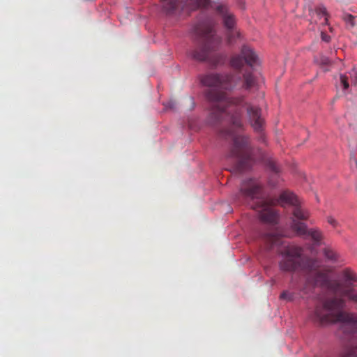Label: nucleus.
<instances>
[{
    "label": "nucleus",
    "instance_id": "1",
    "mask_svg": "<svg viewBox=\"0 0 357 357\" xmlns=\"http://www.w3.org/2000/svg\"><path fill=\"white\" fill-rule=\"evenodd\" d=\"M258 56L254 50L248 45H243L240 54H235L230 59V66L235 70V73H210L201 79L202 84L216 89L206 90V99L211 103L208 121L212 125L223 121L231 124V128L222 130V137H230L233 144L228 154L229 158L236 160V167L239 172L245 171L258 160L262 158L259 150H255L250 144L249 137L240 135L238 131L243 129V108L246 107L250 123L254 130L261 132L264 126L261 108L245 102L243 96L229 97L219 89L231 91L241 86L246 90L250 89L256 84L255 77L247 70L243 73L245 64L252 68L258 63Z\"/></svg>",
    "mask_w": 357,
    "mask_h": 357
},
{
    "label": "nucleus",
    "instance_id": "2",
    "mask_svg": "<svg viewBox=\"0 0 357 357\" xmlns=\"http://www.w3.org/2000/svg\"><path fill=\"white\" fill-rule=\"evenodd\" d=\"M282 257L279 266L282 271L294 272L302 271L307 273L305 283L302 289L307 294L317 286L325 287L335 296L326 298L318 304L312 319L321 324L340 322V330L347 335L354 336L357 334V314L342 312L347 297L357 286V275L351 269L345 268L335 280H330L326 273L319 270L318 261L303 255V250L297 246L287 247L281 252Z\"/></svg>",
    "mask_w": 357,
    "mask_h": 357
},
{
    "label": "nucleus",
    "instance_id": "3",
    "mask_svg": "<svg viewBox=\"0 0 357 357\" xmlns=\"http://www.w3.org/2000/svg\"><path fill=\"white\" fill-rule=\"evenodd\" d=\"M236 199L240 204H248L250 208L257 211L259 219L264 222L276 223L278 214L271 207L275 203L281 205L287 204L294 206L292 220L296 221V219L305 220L309 217L308 212L298 205V198L294 193L284 191L278 200H272L264 194L261 185L258 181L252 178L244 180L242 182Z\"/></svg>",
    "mask_w": 357,
    "mask_h": 357
},
{
    "label": "nucleus",
    "instance_id": "4",
    "mask_svg": "<svg viewBox=\"0 0 357 357\" xmlns=\"http://www.w3.org/2000/svg\"><path fill=\"white\" fill-rule=\"evenodd\" d=\"M192 31L195 35L198 46L190 52L191 57L198 61H209L213 65L223 62L225 56L211 54L217 51L222 43L220 36L215 34L214 23L211 19H206L197 23Z\"/></svg>",
    "mask_w": 357,
    "mask_h": 357
},
{
    "label": "nucleus",
    "instance_id": "5",
    "mask_svg": "<svg viewBox=\"0 0 357 357\" xmlns=\"http://www.w3.org/2000/svg\"><path fill=\"white\" fill-rule=\"evenodd\" d=\"M195 8L203 6L208 9L213 8L215 13L222 19L224 26L228 30L231 31L236 25V18L234 13L227 7L226 5L218 3L215 1H192Z\"/></svg>",
    "mask_w": 357,
    "mask_h": 357
},
{
    "label": "nucleus",
    "instance_id": "6",
    "mask_svg": "<svg viewBox=\"0 0 357 357\" xmlns=\"http://www.w3.org/2000/svg\"><path fill=\"white\" fill-rule=\"evenodd\" d=\"M291 227L298 236H310L312 239L317 243L319 242L321 239V234L320 231L317 229L308 230L306 225L303 222H297L295 220H293V221H291Z\"/></svg>",
    "mask_w": 357,
    "mask_h": 357
},
{
    "label": "nucleus",
    "instance_id": "7",
    "mask_svg": "<svg viewBox=\"0 0 357 357\" xmlns=\"http://www.w3.org/2000/svg\"><path fill=\"white\" fill-rule=\"evenodd\" d=\"M163 10L169 15L176 14L178 12V8L186 1H162Z\"/></svg>",
    "mask_w": 357,
    "mask_h": 357
},
{
    "label": "nucleus",
    "instance_id": "8",
    "mask_svg": "<svg viewBox=\"0 0 357 357\" xmlns=\"http://www.w3.org/2000/svg\"><path fill=\"white\" fill-rule=\"evenodd\" d=\"M310 13L312 16L316 15L319 19L323 17L324 22H321L322 24H328L329 15L325 7L319 6L316 8L314 10L310 9Z\"/></svg>",
    "mask_w": 357,
    "mask_h": 357
},
{
    "label": "nucleus",
    "instance_id": "9",
    "mask_svg": "<svg viewBox=\"0 0 357 357\" xmlns=\"http://www.w3.org/2000/svg\"><path fill=\"white\" fill-rule=\"evenodd\" d=\"M264 241L269 244L271 247L280 243V238L278 234L267 233L264 236Z\"/></svg>",
    "mask_w": 357,
    "mask_h": 357
},
{
    "label": "nucleus",
    "instance_id": "10",
    "mask_svg": "<svg viewBox=\"0 0 357 357\" xmlns=\"http://www.w3.org/2000/svg\"><path fill=\"white\" fill-rule=\"evenodd\" d=\"M324 256L330 260H335L337 259L336 253L329 248H325L324 250Z\"/></svg>",
    "mask_w": 357,
    "mask_h": 357
},
{
    "label": "nucleus",
    "instance_id": "11",
    "mask_svg": "<svg viewBox=\"0 0 357 357\" xmlns=\"http://www.w3.org/2000/svg\"><path fill=\"white\" fill-rule=\"evenodd\" d=\"M267 166L272 172H273L275 174H278L280 172L277 163L272 159H270L267 161Z\"/></svg>",
    "mask_w": 357,
    "mask_h": 357
},
{
    "label": "nucleus",
    "instance_id": "12",
    "mask_svg": "<svg viewBox=\"0 0 357 357\" xmlns=\"http://www.w3.org/2000/svg\"><path fill=\"white\" fill-rule=\"evenodd\" d=\"M280 298L281 299L291 301L294 300V296L293 294H291V293H289L288 291H284L280 294Z\"/></svg>",
    "mask_w": 357,
    "mask_h": 357
},
{
    "label": "nucleus",
    "instance_id": "13",
    "mask_svg": "<svg viewBox=\"0 0 357 357\" xmlns=\"http://www.w3.org/2000/svg\"><path fill=\"white\" fill-rule=\"evenodd\" d=\"M340 83L344 90L347 89L349 86L348 77L344 75H340Z\"/></svg>",
    "mask_w": 357,
    "mask_h": 357
},
{
    "label": "nucleus",
    "instance_id": "14",
    "mask_svg": "<svg viewBox=\"0 0 357 357\" xmlns=\"http://www.w3.org/2000/svg\"><path fill=\"white\" fill-rule=\"evenodd\" d=\"M347 298L354 303H357V286L347 296Z\"/></svg>",
    "mask_w": 357,
    "mask_h": 357
},
{
    "label": "nucleus",
    "instance_id": "15",
    "mask_svg": "<svg viewBox=\"0 0 357 357\" xmlns=\"http://www.w3.org/2000/svg\"><path fill=\"white\" fill-rule=\"evenodd\" d=\"M163 105L166 109H174L176 107V102L175 100H170L166 102H164Z\"/></svg>",
    "mask_w": 357,
    "mask_h": 357
},
{
    "label": "nucleus",
    "instance_id": "16",
    "mask_svg": "<svg viewBox=\"0 0 357 357\" xmlns=\"http://www.w3.org/2000/svg\"><path fill=\"white\" fill-rule=\"evenodd\" d=\"M349 75H350V77H351V83L355 84V85H357V70H355V69H353L349 73Z\"/></svg>",
    "mask_w": 357,
    "mask_h": 357
},
{
    "label": "nucleus",
    "instance_id": "17",
    "mask_svg": "<svg viewBox=\"0 0 357 357\" xmlns=\"http://www.w3.org/2000/svg\"><path fill=\"white\" fill-rule=\"evenodd\" d=\"M327 222L330 225H331L333 227H337L339 225L337 221L334 218H333L331 216L328 217Z\"/></svg>",
    "mask_w": 357,
    "mask_h": 357
},
{
    "label": "nucleus",
    "instance_id": "18",
    "mask_svg": "<svg viewBox=\"0 0 357 357\" xmlns=\"http://www.w3.org/2000/svg\"><path fill=\"white\" fill-rule=\"evenodd\" d=\"M346 22L351 23V26H354V17L353 15L349 14L347 15L344 17Z\"/></svg>",
    "mask_w": 357,
    "mask_h": 357
},
{
    "label": "nucleus",
    "instance_id": "19",
    "mask_svg": "<svg viewBox=\"0 0 357 357\" xmlns=\"http://www.w3.org/2000/svg\"><path fill=\"white\" fill-rule=\"evenodd\" d=\"M321 37L322 40H324L326 43L329 42L331 40L330 36H328V34H326V33H324L323 31L321 33Z\"/></svg>",
    "mask_w": 357,
    "mask_h": 357
},
{
    "label": "nucleus",
    "instance_id": "20",
    "mask_svg": "<svg viewBox=\"0 0 357 357\" xmlns=\"http://www.w3.org/2000/svg\"><path fill=\"white\" fill-rule=\"evenodd\" d=\"M321 63L323 65H328L331 63V61H330V59L328 57L323 56L321 59Z\"/></svg>",
    "mask_w": 357,
    "mask_h": 357
},
{
    "label": "nucleus",
    "instance_id": "21",
    "mask_svg": "<svg viewBox=\"0 0 357 357\" xmlns=\"http://www.w3.org/2000/svg\"><path fill=\"white\" fill-rule=\"evenodd\" d=\"M351 162H354L355 165L357 166V160L355 157L351 158Z\"/></svg>",
    "mask_w": 357,
    "mask_h": 357
},
{
    "label": "nucleus",
    "instance_id": "22",
    "mask_svg": "<svg viewBox=\"0 0 357 357\" xmlns=\"http://www.w3.org/2000/svg\"><path fill=\"white\" fill-rule=\"evenodd\" d=\"M228 40H229V43H231V40H232L231 36L230 34H229V36H228Z\"/></svg>",
    "mask_w": 357,
    "mask_h": 357
}]
</instances>
